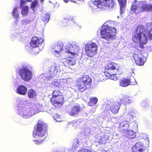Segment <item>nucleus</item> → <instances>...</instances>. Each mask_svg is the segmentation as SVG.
<instances>
[{
	"mask_svg": "<svg viewBox=\"0 0 152 152\" xmlns=\"http://www.w3.org/2000/svg\"><path fill=\"white\" fill-rule=\"evenodd\" d=\"M16 104L18 106L17 113L24 118H29L32 115L38 113L42 107L39 104L28 103L23 100L17 101Z\"/></svg>",
	"mask_w": 152,
	"mask_h": 152,
	"instance_id": "nucleus-1",
	"label": "nucleus"
},
{
	"mask_svg": "<svg viewBox=\"0 0 152 152\" xmlns=\"http://www.w3.org/2000/svg\"><path fill=\"white\" fill-rule=\"evenodd\" d=\"M116 22L113 21H107L104 24L100 29L101 37L108 42L115 37L116 29L115 26Z\"/></svg>",
	"mask_w": 152,
	"mask_h": 152,
	"instance_id": "nucleus-2",
	"label": "nucleus"
},
{
	"mask_svg": "<svg viewBox=\"0 0 152 152\" xmlns=\"http://www.w3.org/2000/svg\"><path fill=\"white\" fill-rule=\"evenodd\" d=\"M145 29L142 25H138L135 32L133 35L132 40L136 43L140 44L141 48H144V46L141 44H145L147 39L145 34Z\"/></svg>",
	"mask_w": 152,
	"mask_h": 152,
	"instance_id": "nucleus-3",
	"label": "nucleus"
},
{
	"mask_svg": "<svg viewBox=\"0 0 152 152\" xmlns=\"http://www.w3.org/2000/svg\"><path fill=\"white\" fill-rule=\"evenodd\" d=\"M59 69V65L58 64L53 63L48 73L41 75L40 77L39 80L42 82H44L45 83H50V81L52 78L54 77Z\"/></svg>",
	"mask_w": 152,
	"mask_h": 152,
	"instance_id": "nucleus-4",
	"label": "nucleus"
},
{
	"mask_svg": "<svg viewBox=\"0 0 152 152\" xmlns=\"http://www.w3.org/2000/svg\"><path fill=\"white\" fill-rule=\"evenodd\" d=\"M152 9V6L148 5L146 2L140 1L139 2L136 1L132 4L131 8V12L137 13L143 11H149Z\"/></svg>",
	"mask_w": 152,
	"mask_h": 152,
	"instance_id": "nucleus-5",
	"label": "nucleus"
},
{
	"mask_svg": "<svg viewBox=\"0 0 152 152\" xmlns=\"http://www.w3.org/2000/svg\"><path fill=\"white\" fill-rule=\"evenodd\" d=\"M43 41L42 38L40 37L38 38L36 37H34L32 39L30 42V46L33 48V49L29 48L28 46H26V48L28 50L31 51V53L34 55L37 54L39 52V48L38 47L39 45H41Z\"/></svg>",
	"mask_w": 152,
	"mask_h": 152,
	"instance_id": "nucleus-6",
	"label": "nucleus"
},
{
	"mask_svg": "<svg viewBox=\"0 0 152 152\" xmlns=\"http://www.w3.org/2000/svg\"><path fill=\"white\" fill-rule=\"evenodd\" d=\"M80 48L75 42L71 41L66 46L65 51L70 57H73L77 56L79 53Z\"/></svg>",
	"mask_w": 152,
	"mask_h": 152,
	"instance_id": "nucleus-7",
	"label": "nucleus"
},
{
	"mask_svg": "<svg viewBox=\"0 0 152 152\" xmlns=\"http://www.w3.org/2000/svg\"><path fill=\"white\" fill-rule=\"evenodd\" d=\"M91 80L88 76L83 75L81 79L78 80L76 86L78 89L82 92L86 88H89L90 87V83Z\"/></svg>",
	"mask_w": 152,
	"mask_h": 152,
	"instance_id": "nucleus-8",
	"label": "nucleus"
},
{
	"mask_svg": "<svg viewBox=\"0 0 152 152\" xmlns=\"http://www.w3.org/2000/svg\"><path fill=\"white\" fill-rule=\"evenodd\" d=\"M47 124L43 122L39 123L37 124V129L33 132V137L37 138L39 137H42L45 135L47 133Z\"/></svg>",
	"mask_w": 152,
	"mask_h": 152,
	"instance_id": "nucleus-9",
	"label": "nucleus"
},
{
	"mask_svg": "<svg viewBox=\"0 0 152 152\" xmlns=\"http://www.w3.org/2000/svg\"><path fill=\"white\" fill-rule=\"evenodd\" d=\"M93 4L97 8L103 9L113 8L114 5L112 0H95Z\"/></svg>",
	"mask_w": 152,
	"mask_h": 152,
	"instance_id": "nucleus-10",
	"label": "nucleus"
},
{
	"mask_svg": "<svg viewBox=\"0 0 152 152\" xmlns=\"http://www.w3.org/2000/svg\"><path fill=\"white\" fill-rule=\"evenodd\" d=\"M85 50L87 56L92 57L97 53V45L95 43H88L86 44Z\"/></svg>",
	"mask_w": 152,
	"mask_h": 152,
	"instance_id": "nucleus-11",
	"label": "nucleus"
},
{
	"mask_svg": "<svg viewBox=\"0 0 152 152\" xmlns=\"http://www.w3.org/2000/svg\"><path fill=\"white\" fill-rule=\"evenodd\" d=\"M19 73L21 79L26 82L30 81L33 76L31 71L26 67H23L20 69Z\"/></svg>",
	"mask_w": 152,
	"mask_h": 152,
	"instance_id": "nucleus-12",
	"label": "nucleus"
},
{
	"mask_svg": "<svg viewBox=\"0 0 152 152\" xmlns=\"http://www.w3.org/2000/svg\"><path fill=\"white\" fill-rule=\"evenodd\" d=\"M133 58L136 64L138 65H142L145 61V57L139 51H135L133 55Z\"/></svg>",
	"mask_w": 152,
	"mask_h": 152,
	"instance_id": "nucleus-13",
	"label": "nucleus"
},
{
	"mask_svg": "<svg viewBox=\"0 0 152 152\" xmlns=\"http://www.w3.org/2000/svg\"><path fill=\"white\" fill-rule=\"evenodd\" d=\"M59 91L58 90H55L53 92V98H56V100L53 103V105L56 107H60L62 105V102L63 100V97L62 96L60 95Z\"/></svg>",
	"mask_w": 152,
	"mask_h": 152,
	"instance_id": "nucleus-14",
	"label": "nucleus"
},
{
	"mask_svg": "<svg viewBox=\"0 0 152 152\" xmlns=\"http://www.w3.org/2000/svg\"><path fill=\"white\" fill-rule=\"evenodd\" d=\"M127 119H124L120 124L119 127L123 130H125L129 126L131 122L133 120V116L130 114H129L126 116Z\"/></svg>",
	"mask_w": 152,
	"mask_h": 152,
	"instance_id": "nucleus-15",
	"label": "nucleus"
},
{
	"mask_svg": "<svg viewBox=\"0 0 152 152\" xmlns=\"http://www.w3.org/2000/svg\"><path fill=\"white\" fill-rule=\"evenodd\" d=\"M137 83L132 76L130 77V79H124L121 80L119 85L123 87H126L129 85H135Z\"/></svg>",
	"mask_w": 152,
	"mask_h": 152,
	"instance_id": "nucleus-16",
	"label": "nucleus"
},
{
	"mask_svg": "<svg viewBox=\"0 0 152 152\" xmlns=\"http://www.w3.org/2000/svg\"><path fill=\"white\" fill-rule=\"evenodd\" d=\"M61 62H62L65 66L69 67L71 69V67L76 63L75 60L74 58H70L69 59L63 58L61 59Z\"/></svg>",
	"mask_w": 152,
	"mask_h": 152,
	"instance_id": "nucleus-17",
	"label": "nucleus"
},
{
	"mask_svg": "<svg viewBox=\"0 0 152 152\" xmlns=\"http://www.w3.org/2000/svg\"><path fill=\"white\" fill-rule=\"evenodd\" d=\"M120 104L117 102H112L111 104L110 110L113 113H117L120 109Z\"/></svg>",
	"mask_w": 152,
	"mask_h": 152,
	"instance_id": "nucleus-18",
	"label": "nucleus"
},
{
	"mask_svg": "<svg viewBox=\"0 0 152 152\" xmlns=\"http://www.w3.org/2000/svg\"><path fill=\"white\" fill-rule=\"evenodd\" d=\"M80 111V106L79 105H76L72 108L68 107L67 109V111L69 114L71 115H74L77 114Z\"/></svg>",
	"mask_w": 152,
	"mask_h": 152,
	"instance_id": "nucleus-19",
	"label": "nucleus"
},
{
	"mask_svg": "<svg viewBox=\"0 0 152 152\" xmlns=\"http://www.w3.org/2000/svg\"><path fill=\"white\" fill-rule=\"evenodd\" d=\"M27 88L24 85H21L17 88L16 92L21 95H25L27 93Z\"/></svg>",
	"mask_w": 152,
	"mask_h": 152,
	"instance_id": "nucleus-20",
	"label": "nucleus"
},
{
	"mask_svg": "<svg viewBox=\"0 0 152 152\" xmlns=\"http://www.w3.org/2000/svg\"><path fill=\"white\" fill-rule=\"evenodd\" d=\"M105 69L107 70H116L118 71V67L117 64L113 62L109 63L108 65H107L105 66Z\"/></svg>",
	"mask_w": 152,
	"mask_h": 152,
	"instance_id": "nucleus-21",
	"label": "nucleus"
},
{
	"mask_svg": "<svg viewBox=\"0 0 152 152\" xmlns=\"http://www.w3.org/2000/svg\"><path fill=\"white\" fill-rule=\"evenodd\" d=\"M63 45H55L53 52L55 54H59L63 50Z\"/></svg>",
	"mask_w": 152,
	"mask_h": 152,
	"instance_id": "nucleus-22",
	"label": "nucleus"
},
{
	"mask_svg": "<svg viewBox=\"0 0 152 152\" xmlns=\"http://www.w3.org/2000/svg\"><path fill=\"white\" fill-rule=\"evenodd\" d=\"M120 6V12L121 14L124 12V8L126 4V0H118Z\"/></svg>",
	"mask_w": 152,
	"mask_h": 152,
	"instance_id": "nucleus-23",
	"label": "nucleus"
},
{
	"mask_svg": "<svg viewBox=\"0 0 152 152\" xmlns=\"http://www.w3.org/2000/svg\"><path fill=\"white\" fill-rule=\"evenodd\" d=\"M126 137L129 139L134 138L136 136V133L132 130H126Z\"/></svg>",
	"mask_w": 152,
	"mask_h": 152,
	"instance_id": "nucleus-24",
	"label": "nucleus"
},
{
	"mask_svg": "<svg viewBox=\"0 0 152 152\" xmlns=\"http://www.w3.org/2000/svg\"><path fill=\"white\" fill-rule=\"evenodd\" d=\"M148 23L146 25V32L148 39L152 40V27H150Z\"/></svg>",
	"mask_w": 152,
	"mask_h": 152,
	"instance_id": "nucleus-25",
	"label": "nucleus"
},
{
	"mask_svg": "<svg viewBox=\"0 0 152 152\" xmlns=\"http://www.w3.org/2000/svg\"><path fill=\"white\" fill-rule=\"evenodd\" d=\"M72 81L71 78H69L66 79H64L61 80V85L63 83V87H67L68 85H70Z\"/></svg>",
	"mask_w": 152,
	"mask_h": 152,
	"instance_id": "nucleus-26",
	"label": "nucleus"
},
{
	"mask_svg": "<svg viewBox=\"0 0 152 152\" xmlns=\"http://www.w3.org/2000/svg\"><path fill=\"white\" fill-rule=\"evenodd\" d=\"M12 14L14 18H17L19 17V12L18 7H16L13 9Z\"/></svg>",
	"mask_w": 152,
	"mask_h": 152,
	"instance_id": "nucleus-27",
	"label": "nucleus"
},
{
	"mask_svg": "<svg viewBox=\"0 0 152 152\" xmlns=\"http://www.w3.org/2000/svg\"><path fill=\"white\" fill-rule=\"evenodd\" d=\"M132 98L130 97L126 96L123 98L121 101L125 104L132 102Z\"/></svg>",
	"mask_w": 152,
	"mask_h": 152,
	"instance_id": "nucleus-28",
	"label": "nucleus"
},
{
	"mask_svg": "<svg viewBox=\"0 0 152 152\" xmlns=\"http://www.w3.org/2000/svg\"><path fill=\"white\" fill-rule=\"evenodd\" d=\"M50 18V14L48 13H46L42 17V19L45 23H46L49 20Z\"/></svg>",
	"mask_w": 152,
	"mask_h": 152,
	"instance_id": "nucleus-29",
	"label": "nucleus"
},
{
	"mask_svg": "<svg viewBox=\"0 0 152 152\" xmlns=\"http://www.w3.org/2000/svg\"><path fill=\"white\" fill-rule=\"evenodd\" d=\"M28 95L30 98H33L37 95L35 91L32 89H30L28 92Z\"/></svg>",
	"mask_w": 152,
	"mask_h": 152,
	"instance_id": "nucleus-30",
	"label": "nucleus"
},
{
	"mask_svg": "<svg viewBox=\"0 0 152 152\" xmlns=\"http://www.w3.org/2000/svg\"><path fill=\"white\" fill-rule=\"evenodd\" d=\"M98 100L96 97H91L90 99V101L88 103L89 105L92 106L96 104Z\"/></svg>",
	"mask_w": 152,
	"mask_h": 152,
	"instance_id": "nucleus-31",
	"label": "nucleus"
},
{
	"mask_svg": "<svg viewBox=\"0 0 152 152\" xmlns=\"http://www.w3.org/2000/svg\"><path fill=\"white\" fill-rule=\"evenodd\" d=\"M61 80H57L56 81H53L52 83V84H54L55 86L56 87H58L59 88H61V87L64 88L63 83L62 84V85H61Z\"/></svg>",
	"mask_w": 152,
	"mask_h": 152,
	"instance_id": "nucleus-32",
	"label": "nucleus"
},
{
	"mask_svg": "<svg viewBox=\"0 0 152 152\" xmlns=\"http://www.w3.org/2000/svg\"><path fill=\"white\" fill-rule=\"evenodd\" d=\"M38 5V3L37 0H34L32 2L31 5V8L34 11H35V7Z\"/></svg>",
	"mask_w": 152,
	"mask_h": 152,
	"instance_id": "nucleus-33",
	"label": "nucleus"
},
{
	"mask_svg": "<svg viewBox=\"0 0 152 152\" xmlns=\"http://www.w3.org/2000/svg\"><path fill=\"white\" fill-rule=\"evenodd\" d=\"M132 151L133 152H143V150L142 148H135L132 147Z\"/></svg>",
	"mask_w": 152,
	"mask_h": 152,
	"instance_id": "nucleus-34",
	"label": "nucleus"
},
{
	"mask_svg": "<svg viewBox=\"0 0 152 152\" xmlns=\"http://www.w3.org/2000/svg\"><path fill=\"white\" fill-rule=\"evenodd\" d=\"M84 134L86 136H90V129L89 128L86 127L84 130Z\"/></svg>",
	"mask_w": 152,
	"mask_h": 152,
	"instance_id": "nucleus-35",
	"label": "nucleus"
},
{
	"mask_svg": "<svg viewBox=\"0 0 152 152\" xmlns=\"http://www.w3.org/2000/svg\"><path fill=\"white\" fill-rule=\"evenodd\" d=\"M29 20L27 19H25L22 20L21 22L22 25L24 26H26V25L30 23Z\"/></svg>",
	"mask_w": 152,
	"mask_h": 152,
	"instance_id": "nucleus-36",
	"label": "nucleus"
},
{
	"mask_svg": "<svg viewBox=\"0 0 152 152\" xmlns=\"http://www.w3.org/2000/svg\"><path fill=\"white\" fill-rule=\"evenodd\" d=\"M79 146V142H78V140H75L72 145L73 148L75 149L78 147Z\"/></svg>",
	"mask_w": 152,
	"mask_h": 152,
	"instance_id": "nucleus-37",
	"label": "nucleus"
},
{
	"mask_svg": "<svg viewBox=\"0 0 152 152\" xmlns=\"http://www.w3.org/2000/svg\"><path fill=\"white\" fill-rule=\"evenodd\" d=\"M53 117L54 119L57 122H60L61 121L60 117L59 115L56 114Z\"/></svg>",
	"mask_w": 152,
	"mask_h": 152,
	"instance_id": "nucleus-38",
	"label": "nucleus"
},
{
	"mask_svg": "<svg viewBox=\"0 0 152 152\" xmlns=\"http://www.w3.org/2000/svg\"><path fill=\"white\" fill-rule=\"evenodd\" d=\"M108 74L110 75V79H112L113 80H117L118 77L116 76V75L115 74H113V75H112V74H109L108 72H107Z\"/></svg>",
	"mask_w": 152,
	"mask_h": 152,
	"instance_id": "nucleus-39",
	"label": "nucleus"
},
{
	"mask_svg": "<svg viewBox=\"0 0 152 152\" xmlns=\"http://www.w3.org/2000/svg\"><path fill=\"white\" fill-rule=\"evenodd\" d=\"M133 126L132 127V129L135 130H137L138 129L137 123L136 122H133Z\"/></svg>",
	"mask_w": 152,
	"mask_h": 152,
	"instance_id": "nucleus-40",
	"label": "nucleus"
},
{
	"mask_svg": "<svg viewBox=\"0 0 152 152\" xmlns=\"http://www.w3.org/2000/svg\"><path fill=\"white\" fill-rule=\"evenodd\" d=\"M142 145L140 142H138L137 143L135 146H133L132 147H135V148H142Z\"/></svg>",
	"mask_w": 152,
	"mask_h": 152,
	"instance_id": "nucleus-41",
	"label": "nucleus"
},
{
	"mask_svg": "<svg viewBox=\"0 0 152 152\" xmlns=\"http://www.w3.org/2000/svg\"><path fill=\"white\" fill-rule=\"evenodd\" d=\"M111 129L109 127H107L106 128V131L105 132V133L106 134H111Z\"/></svg>",
	"mask_w": 152,
	"mask_h": 152,
	"instance_id": "nucleus-42",
	"label": "nucleus"
},
{
	"mask_svg": "<svg viewBox=\"0 0 152 152\" xmlns=\"http://www.w3.org/2000/svg\"><path fill=\"white\" fill-rule=\"evenodd\" d=\"M33 141L37 145L40 144L41 143V142L42 141V140L39 141L38 140H33Z\"/></svg>",
	"mask_w": 152,
	"mask_h": 152,
	"instance_id": "nucleus-43",
	"label": "nucleus"
},
{
	"mask_svg": "<svg viewBox=\"0 0 152 152\" xmlns=\"http://www.w3.org/2000/svg\"><path fill=\"white\" fill-rule=\"evenodd\" d=\"M87 149L83 148H80L78 151V152H86Z\"/></svg>",
	"mask_w": 152,
	"mask_h": 152,
	"instance_id": "nucleus-44",
	"label": "nucleus"
},
{
	"mask_svg": "<svg viewBox=\"0 0 152 152\" xmlns=\"http://www.w3.org/2000/svg\"><path fill=\"white\" fill-rule=\"evenodd\" d=\"M140 104L142 106L144 107L145 106L146 102L145 101H142L140 102Z\"/></svg>",
	"mask_w": 152,
	"mask_h": 152,
	"instance_id": "nucleus-45",
	"label": "nucleus"
},
{
	"mask_svg": "<svg viewBox=\"0 0 152 152\" xmlns=\"http://www.w3.org/2000/svg\"><path fill=\"white\" fill-rule=\"evenodd\" d=\"M68 21V20L67 18H64L63 20V22H66L67 23Z\"/></svg>",
	"mask_w": 152,
	"mask_h": 152,
	"instance_id": "nucleus-46",
	"label": "nucleus"
},
{
	"mask_svg": "<svg viewBox=\"0 0 152 152\" xmlns=\"http://www.w3.org/2000/svg\"><path fill=\"white\" fill-rule=\"evenodd\" d=\"M148 49L149 50H152V46H150L148 48Z\"/></svg>",
	"mask_w": 152,
	"mask_h": 152,
	"instance_id": "nucleus-47",
	"label": "nucleus"
},
{
	"mask_svg": "<svg viewBox=\"0 0 152 152\" xmlns=\"http://www.w3.org/2000/svg\"><path fill=\"white\" fill-rule=\"evenodd\" d=\"M146 138L148 142V143H149V138L148 137H146Z\"/></svg>",
	"mask_w": 152,
	"mask_h": 152,
	"instance_id": "nucleus-48",
	"label": "nucleus"
},
{
	"mask_svg": "<svg viewBox=\"0 0 152 152\" xmlns=\"http://www.w3.org/2000/svg\"><path fill=\"white\" fill-rule=\"evenodd\" d=\"M106 139L104 138H102V139L101 140L102 141H103L104 140H105Z\"/></svg>",
	"mask_w": 152,
	"mask_h": 152,
	"instance_id": "nucleus-49",
	"label": "nucleus"
},
{
	"mask_svg": "<svg viewBox=\"0 0 152 152\" xmlns=\"http://www.w3.org/2000/svg\"><path fill=\"white\" fill-rule=\"evenodd\" d=\"M63 1H64V2L66 3H67L69 1V0H63Z\"/></svg>",
	"mask_w": 152,
	"mask_h": 152,
	"instance_id": "nucleus-50",
	"label": "nucleus"
},
{
	"mask_svg": "<svg viewBox=\"0 0 152 152\" xmlns=\"http://www.w3.org/2000/svg\"><path fill=\"white\" fill-rule=\"evenodd\" d=\"M86 152H91L90 150L87 149V151H86Z\"/></svg>",
	"mask_w": 152,
	"mask_h": 152,
	"instance_id": "nucleus-51",
	"label": "nucleus"
},
{
	"mask_svg": "<svg viewBox=\"0 0 152 152\" xmlns=\"http://www.w3.org/2000/svg\"><path fill=\"white\" fill-rule=\"evenodd\" d=\"M32 0H26L27 2H30Z\"/></svg>",
	"mask_w": 152,
	"mask_h": 152,
	"instance_id": "nucleus-52",
	"label": "nucleus"
},
{
	"mask_svg": "<svg viewBox=\"0 0 152 152\" xmlns=\"http://www.w3.org/2000/svg\"><path fill=\"white\" fill-rule=\"evenodd\" d=\"M75 122V121H72L71 122V124H73Z\"/></svg>",
	"mask_w": 152,
	"mask_h": 152,
	"instance_id": "nucleus-53",
	"label": "nucleus"
},
{
	"mask_svg": "<svg viewBox=\"0 0 152 152\" xmlns=\"http://www.w3.org/2000/svg\"><path fill=\"white\" fill-rule=\"evenodd\" d=\"M102 152H108L104 150V151H103Z\"/></svg>",
	"mask_w": 152,
	"mask_h": 152,
	"instance_id": "nucleus-54",
	"label": "nucleus"
},
{
	"mask_svg": "<svg viewBox=\"0 0 152 152\" xmlns=\"http://www.w3.org/2000/svg\"><path fill=\"white\" fill-rule=\"evenodd\" d=\"M39 0L41 1V2H43V1H44V0Z\"/></svg>",
	"mask_w": 152,
	"mask_h": 152,
	"instance_id": "nucleus-55",
	"label": "nucleus"
},
{
	"mask_svg": "<svg viewBox=\"0 0 152 152\" xmlns=\"http://www.w3.org/2000/svg\"><path fill=\"white\" fill-rule=\"evenodd\" d=\"M66 24H63V26H66Z\"/></svg>",
	"mask_w": 152,
	"mask_h": 152,
	"instance_id": "nucleus-56",
	"label": "nucleus"
},
{
	"mask_svg": "<svg viewBox=\"0 0 152 152\" xmlns=\"http://www.w3.org/2000/svg\"><path fill=\"white\" fill-rule=\"evenodd\" d=\"M103 80V79H100L99 80L100 81H102Z\"/></svg>",
	"mask_w": 152,
	"mask_h": 152,
	"instance_id": "nucleus-57",
	"label": "nucleus"
},
{
	"mask_svg": "<svg viewBox=\"0 0 152 152\" xmlns=\"http://www.w3.org/2000/svg\"><path fill=\"white\" fill-rule=\"evenodd\" d=\"M108 136H107V137H106V139H107L108 138Z\"/></svg>",
	"mask_w": 152,
	"mask_h": 152,
	"instance_id": "nucleus-58",
	"label": "nucleus"
},
{
	"mask_svg": "<svg viewBox=\"0 0 152 152\" xmlns=\"http://www.w3.org/2000/svg\"><path fill=\"white\" fill-rule=\"evenodd\" d=\"M90 66L91 67H93L94 66H92H92L90 65Z\"/></svg>",
	"mask_w": 152,
	"mask_h": 152,
	"instance_id": "nucleus-59",
	"label": "nucleus"
},
{
	"mask_svg": "<svg viewBox=\"0 0 152 152\" xmlns=\"http://www.w3.org/2000/svg\"><path fill=\"white\" fill-rule=\"evenodd\" d=\"M99 141H99H98V142H101V141Z\"/></svg>",
	"mask_w": 152,
	"mask_h": 152,
	"instance_id": "nucleus-60",
	"label": "nucleus"
},
{
	"mask_svg": "<svg viewBox=\"0 0 152 152\" xmlns=\"http://www.w3.org/2000/svg\"><path fill=\"white\" fill-rule=\"evenodd\" d=\"M105 75H106L107 76H108V75H107L106 74H105Z\"/></svg>",
	"mask_w": 152,
	"mask_h": 152,
	"instance_id": "nucleus-61",
	"label": "nucleus"
}]
</instances>
